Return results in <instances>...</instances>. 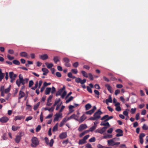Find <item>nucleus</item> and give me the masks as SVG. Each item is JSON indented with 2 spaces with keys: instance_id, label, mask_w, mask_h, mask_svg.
<instances>
[{
  "instance_id": "obj_1",
  "label": "nucleus",
  "mask_w": 148,
  "mask_h": 148,
  "mask_svg": "<svg viewBox=\"0 0 148 148\" xmlns=\"http://www.w3.org/2000/svg\"><path fill=\"white\" fill-rule=\"evenodd\" d=\"M102 114V112L101 111L100 109H99L94 113L93 117H91L89 118V119L97 121L101 118L100 115Z\"/></svg>"
},
{
  "instance_id": "obj_2",
  "label": "nucleus",
  "mask_w": 148,
  "mask_h": 148,
  "mask_svg": "<svg viewBox=\"0 0 148 148\" xmlns=\"http://www.w3.org/2000/svg\"><path fill=\"white\" fill-rule=\"evenodd\" d=\"M62 103V102L61 101V99L60 98L56 99L54 102V103L53 105V106H56V110H58L60 107L61 106Z\"/></svg>"
},
{
  "instance_id": "obj_3",
  "label": "nucleus",
  "mask_w": 148,
  "mask_h": 148,
  "mask_svg": "<svg viewBox=\"0 0 148 148\" xmlns=\"http://www.w3.org/2000/svg\"><path fill=\"white\" fill-rule=\"evenodd\" d=\"M31 146L33 147H36L39 144V141L38 138L35 137H33L31 140Z\"/></svg>"
},
{
  "instance_id": "obj_4",
  "label": "nucleus",
  "mask_w": 148,
  "mask_h": 148,
  "mask_svg": "<svg viewBox=\"0 0 148 148\" xmlns=\"http://www.w3.org/2000/svg\"><path fill=\"white\" fill-rule=\"evenodd\" d=\"M16 83L18 86L19 87L21 84L24 85L23 76L20 74L19 75V79L16 80Z\"/></svg>"
},
{
  "instance_id": "obj_5",
  "label": "nucleus",
  "mask_w": 148,
  "mask_h": 148,
  "mask_svg": "<svg viewBox=\"0 0 148 148\" xmlns=\"http://www.w3.org/2000/svg\"><path fill=\"white\" fill-rule=\"evenodd\" d=\"M115 138L108 140V144L110 146H114V145H117L120 144V142H115L114 141Z\"/></svg>"
},
{
  "instance_id": "obj_6",
  "label": "nucleus",
  "mask_w": 148,
  "mask_h": 148,
  "mask_svg": "<svg viewBox=\"0 0 148 148\" xmlns=\"http://www.w3.org/2000/svg\"><path fill=\"white\" fill-rule=\"evenodd\" d=\"M55 117L53 121H58L59 119H61L62 118V113L60 112L56 113L54 115Z\"/></svg>"
},
{
  "instance_id": "obj_7",
  "label": "nucleus",
  "mask_w": 148,
  "mask_h": 148,
  "mask_svg": "<svg viewBox=\"0 0 148 148\" xmlns=\"http://www.w3.org/2000/svg\"><path fill=\"white\" fill-rule=\"evenodd\" d=\"M17 76V75L14 74L13 72H10L9 73V77L11 79L10 82L12 83L15 80V78Z\"/></svg>"
},
{
  "instance_id": "obj_8",
  "label": "nucleus",
  "mask_w": 148,
  "mask_h": 148,
  "mask_svg": "<svg viewBox=\"0 0 148 148\" xmlns=\"http://www.w3.org/2000/svg\"><path fill=\"white\" fill-rule=\"evenodd\" d=\"M107 128L108 127H104L101 129H97L95 131V132L102 134L106 131Z\"/></svg>"
},
{
  "instance_id": "obj_9",
  "label": "nucleus",
  "mask_w": 148,
  "mask_h": 148,
  "mask_svg": "<svg viewBox=\"0 0 148 148\" xmlns=\"http://www.w3.org/2000/svg\"><path fill=\"white\" fill-rule=\"evenodd\" d=\"M63 60L65 63V66L67 67H69L71 66V64L69 63L70 61L69 59L65 57L63 58Z\"/></svg>"
},
{
  "instance_id": "obj_10",
  "label": "nucleus",
  "mask_w": 148,
  "mask_h": 148,
  "mask_svg": "<svg viewBox=\"0 0 148 148\" xmlns=\"http://www.w3.org/2000/svg\"><path fill=\"white\" fill-rule=\"evenodd\" d=\"M113 118V117L112 116H109L108 115H106L102 117L101 120H104L105 122H106L108 121L109 120Z\"/></svg>"
},
{
  "instance_id": "obj_11",
  "label": "nucleus",
  "mask_w": 148,
  "mask_h": 148,
  "mask_svg": "<svg viewBox=\"0 0 148 148\" xmlns=\"http://www.w3.org/2000/svg\"><path fill=\"white\" fill-rule=\"evenodd\" d=\"M87 127V126L86 124H82L79 126L78 130L79 131L81 132Z\"/></svg>"
},
{
  "instance_id": "obj_12",
  "label": "nucleus",
  "mask_w": 148,
  "mask_h": 148,
  "mask_svg": "<svg viewBox=\"0 0 148 148\" xmlns=\"http://www.w3.org/2000/svg\"><path fill=\"white\" fill-rule=\"evenodd\" d=\"M116 132L118 133L116 135V136L117 137L122 136L123 135V131L120 129H117L116 130Z\"/></svg>"
},
{
  "instance_id": "obj_13",
  "label": "nucleus",
  "mask_w": 148,
  "mask_h": 148,
  "mask_svg": "<svg viewBox=\"0 0 148 148\" xmlns=\"http://www.w3.org/2000/svg\"><path fill=\"white\" fill-rule=\"evenodd\" d=\"M145 135L144 133H142L140 134L139 136L140 142L141 144H143V143L144 141L143 138L145 136Z\"/></svg>"
},
{
  "instance_id": "obj_14",
  "label": "nucleus",
  "mask_w": 148,
  "mask_h": 148,
  "mask_svg": "<svg viewBox=\"0 0 148 148\" xmlns=\"http://www.w3.org/2000/svg\"><path fill=\"white\" fill-rule=\"evenodd\" d=\"M21 136L17 135L16 136L14 140L15 142L17 143H20L21 139Z\"/></svg>"
},
{
  "instance_id": "obj_15",
  "label": "nucleus",
  "mask_w": 148,
  "mask_h": 148,
  "mask_svg": "<svg viewBox=\"0 0 148 148\" xmlns=\"http://www.w3.org/2000/svg\"><path fill=\"white\" fill-rule=\"evenodd\" d=\"M96 107L95 106H94L93 107V108L91 110L86 112L85 113L86 114H89L90 115L91 114L94 112L95 111L96 109Z\"/></svg>"
},
{
  "instance_id": "obj_16",
  "label": "nucleus",
  "mask_w": 148,
  "mask_h": 148,
  "mask_svg": "<svg viewBox=\"0 0 148 148\" xmlns=\"http://www.w3.org/2000/svg\"><path fill=\"white\" fill-rule=\"evenodd\" d=\"M25 118V116L22 115H18L14 117V120L15 121H16L17 120H21L22 119H24Z\"/></svg>"
},
{
  "instance_id": "obj_17",
  "label": "nucleus",
  "mask_w": 148,
  "mask_h": 148,
  "mask_svg": "<svg viewBox=\"0 0 148 148\" xmlns=\"http://www.w3.org/2000/svg\"><path fill=\"white\" fill-rule=\"evenodd\" d=\"M86 116L85 114H84L80 117L79 120L78 119V121H79V123H81L84 121L86 119Z\"/></svg>"
},
{
  "instance_id": "obj_18",
  "label": "nucleus",
  "mask_w": 148,
  "mask_h": 148,
  "mask_svg": "<svg viewBox=\"0 0 148 148\" xmlns=\"http://www.w3.org/2000/svg\"><path fill=\"white\" fill-rule=\"evenodd\" d=\"M40 58L42 60H45L48 58V56L47 54H44L39 56Z\"/></svg>"
},
{
  "instance_id": "obj_19",
  "label": "nucleus",
  "mask_w": 148,
  "mask_h": 148,
  "mask_svg": "<svg viewBox=\"0 0 148 148\" xmlns=\"http://www.w3.org/2000/svg\"><path fill=\"white\" fill-rule=\"evenodd\" d=\"M9 120L8 118L6 117H3L0 119V121L2 123L6 122Z\"/></svg>"
},
{
  "instance_id": "obj_20",
  "label": "nucleus",
  "mask_w": 148,
  "mask_h": 148,
  "mask_svg": "<svg viewBox=\"0 0 148 148\" xmlns=\"http://www.w3.org/2000/svg\"><path fill=\"white\" fill-rule=\"evenodd\" d=\"M120 104L119 103L117 102L115 105V106L116 107V110L117 111H120L121 110V108L120 106Z\"/></svg>"
},
{
  "instance_id": "obj_21",
  "label": "nucleus",
  "mask_w": 148,
  "mask_h": 148,
  "mask_svg": "<svg viewBox=\"0 0 148 148\" xmlns=\"http://www.w3.org/2000/svg\"><path fill=\"white\" fill-rule=\"evenodd\" d=\"M67 136L66 132H63L59 136V138L61 139L66 138Z\"/></svg>"
},
{
  "instance_id": "obj_22",
  "label": "nucleus",
  "mask_w": 148,
  "mask_h": 148,
  "mask_svg": "<svg viewBox=\"0 0 148 148\" xmlns=\"http://www.w3.org/2000/svg\"><path fill=\"white\" fill-rule=\"evenodd\" d=\"M20 56L22 57H26L28 58H29V56L28 55L27 53L25 52H21L20 53Z\"/></svg>"
},
{
  "instance_id": "obj_23",
  "label": "nucleus",
  "mask_w": 148,
  "mask_h": 148,
  "mask_svg": "<svg viewBox=\"0 0 148 148\" xmlns=\"http://www.w3.org/2000/svg\"><path fill=\"white\" fill-rule=\"evenodd\" d=\"M42 71L43 72V75H46L49 72V71L45 68H42Z\"/></svg>"
},
{
  "instance_id": "obj_24",
  "label": "nucleus",
  "mask_w": 148,
  "mask_h": 148,
  "mask_svg": "<svg viewBox=\"0 0 148 148\" xmlns=\"http://www.w3.org/2000/svg\"><path fill=\"white\" fill-rule=\"evenodd\" d=\"M25 95V93L23 92L20 91L19 92L18 99H21V98L23 97Z\"/></svg>"
},
{
  "instance_id": "obj_25",
  "label": "nucleus",
  "mask_w": 148,
  "mask_h": 148,
  "mask_svg": "<svg viewBox=\"0 0 148 148\" xmlns=\"http://www.w3.org/2000/svg\"><path fill=\"white\" fill-rule=\"evenodd\" d=\"M51 88H47L45 91V93L46 95H48L49 94L51 91Z\"/></svg>"
},
{
  "instance_id": "obj_26",
  "label": "nucleus",
  "mask_w": 148,
  "mask_h": 148,
  "mask_svg": "<svg viewBox=\"0 0 148 148\" xmlns=\"http://www.w3.org/2000/svg\"><path fill=\"white\" fill-rule=\"evenodd\" d=\"M58 123H57L53 127L52 131L53 132H55L58 130Z\"/></svg>"
},
{
  "instance_id": "obj_27",
  "label": "nucleus",
  "mask_w": 148,
  "mask_h": 148,
  "mask_svg": "<svg viewBox=\"0 0 148 148\" xmlns=\"http://www.w3.org/2000/svg\"><path fill=\"white\" fill-rule=\"evenodd\" d=\"M106 101L107 104H108V102L112 103V100L111 95L109 96L108 99H106Z\"/></svg>"
},
{
  "instance_id": "obj_28",
  "label": "nucleus",
  "mask_w": 148,
  "mask_h": 148,
  "mask_svg": "<svg viewBox=\"0 0 148 148\" xmlns=\"http://www.w3.org/2000/svg\"><path fill=\"white\" fill-rule=\"evenodd\" d=\"M60 60V58L58 56H56L54 57L53 60L55 63H56L57 62L59 61Z\"/></svg>"
},
{
  "instance_id": "obj_29",
  "label": "nucleus",
  "mask_w": 148,
  "mask_h": 148,
  "mask_svg": "<svg viewBox=\"0 0 148 148\" xmlns=\"http://www.w3.org/2000/svg\"><path fill=\"white\" fill-rule=\"evenodd\" d=\"M113 137V136L112 134H107L103 137V138L104 139H108L112 138Z\"/></svg>"
},
{
  "instance_id": "obj_30",
  "label": "nucleus",
  "mask_w": 148,
  "mask_h": 148,
  "mask_svg": "<svg viewBox=\"0 0 148 148\" xmlns=\"http://www.w3.org/2000/svg\"><path fill=\"white\" fill-rule=\"evenodd\" d=\"M106 86L107 87L108 90L111 93L112 92V87L108 84H106Z\"/></svg>"
},
{
  "instance_id": "obj_31",
  "label": "nucleus",
  "mask_w": 148,
  "mask_h": 148,
  "mask_svg": "<svg viewBox=\"0 0 148 148\" xmlns=\"http://www.w3.org/2000/svg\"><path fill=\"white\" fill-rule=\"evenodd\" d=\"M100 125L101 126H107V127H108V128L110 127V125L109 123L108 122L105 123L101 122L100 124Z\"/></svg>"
},
{
  "instance_id": "obj_32",
  "label": "nucleus",
  "mask_w": 148,
  "mask_h": 148,
  "mask_svg": "<svg viewBox=\"0 0 148 148\" xmlns=\"http://www.w3.org/2000/svg\"><path fill=\"white\" fill-rule=\"evenodd\" d=\"M20 126H15L14 125H13L12 126V129L13 131H16L18 129H20Z\"/></svg>"
},
{
  "instance_id": "obj_33",
  "label": "nucleus",
  "mask_w": 148,
  "mask_h": 148,
  "mask_svg": "<svg viewBox=\"0 0 148 148\" xmlns=\"http://www.w3.org/2000/svg\"><path fill=\"white\" fill-rule=\"evenodd\" d=\"M81 73L83 75L86 77H88V75L87 73L85 71H81Z\"/></svg>"
},
{
  "instance_id": "obj_34",
  "label": "nucleus",
  "mask_w": 148,
  "mask_h": 148,
  "mask_svg": "<svg viewBox=\"0 0 148 148\" xmlns=\"http://www.w3.org/2000/svg\"><path fill=\"white\" fill-rule=\"evenodd\" d=\"M88 132L89 131L88 130L84 131L79 135V136L80 137H82L85 134L88 133Z\"/></svg>"
},
{
  "instance_id": "obj_35",
  "label": "nucleus",
  "mask_w": 148,
  "mask_h": 148,
  "mask_svg": "<svg viewBox=\"0 0 148 148\" xmlns=\"http://www.w3.org/2000/svg\"><path fill=\"white\" fill-rule=\"evenodd\" d=\"M4 77V75L1 71V69H0V80L1 81L3 79Z\"/></svg>"
},
{
  "instance_id": "obj_36",
  "label": "nucleus",
  "mask_w": 148,
  "mask_h": 148,
  "mask_svg": "<svg viewBox=\"0 0 148 148\" xmlns=\"http://www.w3.org/2000/svg\"><path fill=\"white\" fill-rule=\"evenodd\" d=\"M86 142L83 138L82 139L80 140L79 141V145H82L84 144Z\"/></svg>"
},
{
  "instance_id": "obj_37",
  "label": "nucleus",
  "mask_w": 148,
  "mask_h": 148,
  "mask_svg": "<svg viewBox=\"0 0 148 148\" xmlns=\"http://www.w3.org/2000/svg\"><path fill=\"white\" fill-rule=\"evenodd\" d=\"M45 64L46 65L47 67L49 69H50L53 66V64L52 63L49 64L47 63H46Z\"/></svg>"
},
{
  "instance_id": "obj_38",
  "label": "nucleus",
  "mask_w": 148,
  "mask_h": 148,
  "mask_svg": "<svg viewBox=\"0 0 148 148\" xmlns=\"http://www.w3.org/2000/svg\"><path fill=\"white\" fill-rule=\"evenodd\" d=\"M40 104V102H38L37 103L35 104L34 107V109L35 110H36L38 108Z\"/></svg>"
},
{
  "instance_id": "obj_39",
  "label": "nucleus",
  "mask_w": 148,
  "mask_h": 148,
  "mask_svg": "<svg viewBox=\"0 0 148 148\" xmlns=\"http://www.w3.org/2000/svg\"><path fill=\"white\" fill-rule=\"evenodd\" d=\"M85 107L86 110H88L91 107V106L90 104L88 103L85 105Z\"/></svg>"
},
{
  "instance_id": "obj_40",
  "label": "nucleus",
  "mask_w": 148,
  "mask_h": 148,
  "mask_svg": "<svg viewBox=\"0 0 148 148\" xmlns=\"http://www.w3.org/2000/svg\"><path fill=\"white\" fill-rule=\"evenodd\" d=\"M72 119H74L78 121V117L75 114H73L71 116Z\"/></svg>"
},
{
  "instance_id": "obj_41",
  "label": "nucleus",
  "mask_w": 148,
  "mask_h": 148,
  "mask_svg": "<svg viewBox=\"0 0 148 148\" xmlns=\"http://www.w3.org/2000/svg\"><path fill=\"white\" fill-rule=\"evenodd\" d=\"M73 97H72V96L70 97L68 99H67L66 100V103H68L69 102H70V101H72L73 99Z\"/></svg>"
},
{
  "instance_id": "obj_42",
  "label": "nucleus",
  "mask_w": 148,
  "mask_h": 148,
  "mask_svg": "<svg viewBox=\"0 0 148 148\" xmlns=\"http://www.w3.org/2000/svg\"><path fill=\"white\" fill-rule=\"evenodd\" d=\"M38 82L36 81L35 84L34 86L32 87V89L34 90H35L38 87Z\"/></svg>"
},
{
  "instance_id": "obj_43",
  "label": "nucleus",
  "mask_w": 148,
  "mask_h": 148,
  "mask_svg": "<svg viewBox=\"0 0 148 148\" xmlns=\"http://www.w3.org/2000/svg\"><path fill=\"white\" fill-rule=\"evenodd\" d=\"M75 107V106L72 105H70L69 106V109L70 111L71 112H73L74 110H73V109Z\"/></svg>"
},
{
  "instance_id": "obj_44",
  "label": "nucleus",
  "mask_w": 148,
  "mask_h": 148,
  "mask_svg": "<svg viewBox=\"0 0 148 148\" xmlns=\"http://www.w3.org/2000/svg\"><path fill=\"white\" fill-rule=\"evenodd\" d=\"M66 93L67 92L66 91L64 90L62 94L61 95V97L62 99L64 98V97L66 95Z\"/></svg>"
},
{
  "instance_id": "obj_45",
  "label": "nucleus",
  "mask_w": 148,
  "mask_h": 148,
  "mask_svg": "<svg viewBox=\"0 0 148 148\" xmlns=\"http://www.w3.org/2000/svg\"><path fill=\"white\" fill-rule=\"evenodd\" d=\"M136 108H131V111H130L131 113L132 114H134L135 113L136 111Z\"/></svg>"
},
{
  "instance_id": "obj_46",
  "label": "nucleus",
  "mask_w": 148,
  "mask_h": 148,
  "mask_svg": "<svg viewBox=\"0 0 148 148\" xmlns=\"http://www.w3.org/2000/svg\"><path fill=\"white\" fill-rule=\"evenodd\" d=\"M96 127H96V126H93L89 129V130H88L89 132H92L96 129Z\"/></svg>"
},
{
  "instance_id": "obj_47",
  "label": "nucleus",
  "mask_w": 148,
  "mask_h": 148,
  "mask_svg": "<svg viewBox=\"0 0 148 148\" xmlns=\"http://www.w3.org/2000/svg\"><path fill=\"white\" fill-rule=\"evenodd\" d=\"M54 143V140L53 139H51L50 141V142L49 143V145L50 147H52Z\"/></svg>"
},
{
  "instance_id": "obj_48",
  "label": "nucleus",
  "mask_w": 148,
  "mask_h": 148,
  "mask_svg": "<svg viewBox=\"0 0 148 148\" xmlns=\"http://www.w3.org/2000/svg\"><path fill=\"white\" fill-rule=\"evenodd\" d=\"M129 109H126L125 111L123 112V114H124V115H125L126 116H128V111H129Z\"/></svg>"
},
{
  "instance_id": "obj_49",
  "label": "nucleus",
  "mask_w": 148,
  "mask_h": 148,
  "mask_svg": "<svg viewBox=\"0 0 148 148\" xmlns=\"http://www.w3.org/2000/svg\"><path fill=\"white\" fill-rule=\"evenodd\" d=\"M34 84V82L32 80H30L29 82V87H31Z\"/></svg>"
},
{
  "instance_id": "obj_50",
  "label": "nucleus",
  "mask_w": 148,
  "mask_h": 148,
  "mask_svg": "<svg viewBox=\"0 0 148 148\" xmlns=\"http://www.w3.org/2000/svg\"><path fill=\"white\" fill-rule=\"evenodd\" d=\"M13 63L16 65H19L20 64V62L18 60H13Z\"/></svg>"
},
{
  "instance_id": "obj_51",
  "label": "nucleus",
  "mask_w": 148,
  "mask_h": 148,
  "mask_svg": "<svg viewBox=\"0 0 148 148\" xmlns=\"http://www.w3.org/2000/svg\"><path fill=\"white\" fill-rule=\"evenodd\" d=\"M142 128L143 130H147L148 129V127L145 124H143Z\"/></svg>"
},
{
  "instance_id": "obj_52",
  "label": "nucleus",
  "mask_w": 148,
  "mask_h": 148,
  "mask_svg": "<svg viewBox=\"0 0 148 148\" xmlns=\"http://www.w3.org/2000/svg\"><path fill=\"white\" fill-rule=\"evenodd\" d=\"M71 71L73 73L76 74L78 73V71L76 69H73L71 70Z\"/></svg>"
},
{
  "instance_id": "obj_53",
  "label": "nucleus",
  "mask_w": 148,
  "mask_h": 148,
  "mask_svg": "<svg viewBox=\"0 0 148 148\" xmlns=\"http://www.w3.org/2000/svg\"><path fill=\"white\" fill-rule=\"evenodd\" d=\"M7 57L10 60H12L14 59L13 57L12 56L9 54L7 55Z\"/></svg>"
},
{
  "instance_id": "obj_54",
  "label": "nucleus",
  "mask_w": 148,
  "mask_h": 148,
  "mask_svg": "<svg viewBox=\"0 0 148 148\" xmlns=\"http://www.w3.org/2000/svg\"><path fill=\"white\" fill-rule=\"evenodd\" d=\"M97 147L98 148H110L109 147H104L103 146L99 144L97 145Z\"/></svg>"
},
{
  "instance_id": "obj_55",
  "label": "nucleus",
  "mask_w": 148,
  "mask_h": 148,
  "mask_svg": "<svg viewBox=\"0 0 148 148\" xmlns=\"http://www.w3.org/2000/svg\"><path fill=\"white\" fill-rule=\"evenodd\" d=\"M89 77V78L90 80H93V78L92 75V74L91 73H89L88 74V77Z\"/></svg>"
},
{
  "instance_id": "obj_56",
  "label": "nucleus",
  "mask_w": 148,
  "mask_h": 148,
  "mask_svg": "<svg viewBox=\"0 0 148 148\" xmlns=\"http://www.w3.org/2000/svg\"><path fill=\"white\" fill-rule=\"evenodd\" d=\"M10 86L9 87L5 89L4 90V92L5 93H7L9 92L10 90Z\"/></svg>"
},
{
  "instance_id": "obj_57",
  "label": "nucleus",
  "mask_w": 148,
  "mask_h": 148,
  "mask_svg": "<svg viewBox=\"0 0 148 148\" xmlns=\"http://www.w3.org/2000/svg\"><path fill=\"white\" fill-rule=\"evenodd\" d=\"M78 63L77 62H76L73 64V65L74 67L77 68L78 66Z\"/></svg>"
},
{
  "instance_id": "obj_58",
  "label": "nucleus",
  "mask_w": 148,
  "mask_h": 148,
  "mask_svg": "<svg viewBox=\"0 0 148 148\" xmlns=\"http://www.w3.org/2000/svg\"><path fill=\"white\" fill-rule=\"evenodd\" d=\"M81 79L80 78H77L75 79V82L77 83H80Z\"/></svg>"
},
{
  "instance_id": "obj_59",
  "label": "nucleus",
  "mask_w": 148,
  "mask_h": 148,
  "mask_svg": "<svg viewBox=\"0 0 148 148\" xmlns=\"http://www.w3.org/2000/svg\"><path fill=\"white\" fill-rule=\"evenodd\" d=\"M140 119V114L138 113L136 114V120H139Z\"/></svg>"
},
{
  "instance_id": "obj_60",
  "label": "nucleus",
  "mask_w": 148,
  "mask_h": 148,
  "mask_svg": "<svg viewBox=\"0 0 148 148\" xmlns=\"http://www.w3.org/2000/svg\"><path fill=\"white\" fill-rule=\"evenodd\" d=\"M8 52L9 54H12L14 53V51L12 49H10L8 50Z\"/></svg>"
},
{
  "instance_id": "obj_61",
  "label": "nucleus",
  "mask_w": 148,
  "mask_h": 148,
  "mask_svg": "<svg viewBox=\"0 0 148 148\" xmlns=\"http://www.w3.org/2000/svg\"><path fill=\"white\" fill-rule=\"evenodd\" d=\"M113 129L112 128L109 129L107 131L108 133L111 134L112 132Z\"/></svg>"
},
{
  "instance_id": "obj_62",
  "label": "nucleus",
  "mask_w": 148,
  "mask_h": 148,
  "mask_svg": "<svg viewBox=\"0 0 148 148\" xmlns=\"http://www.w3.org/2000/svg\"><path fill=\"white\" fill-rule=\"evenodd\" d=\"M42 81L41 80H40L39 81V82H38V88H40V87L42 84Z\"/></svg>"
},
{
  "instance_id": "obj_63",
  "label": "nucleus",
  "mask_w": 148,
  "mask_h": 148,
  "mask_svg": "<svg viewBox=\"0 0 148 148\" xmlns=\"http://www.w3.org/2000/svg\"><path fill=\"white\" fill-rule=\"evenodd\" d=\"M95 141V137H92L89 140L90 142H93Z\"/></svg>"
},
{
  "instance_id": "obj_64",
  "label": "nucleus",
  "mask_w": 148,
  "mask_h": 148,
  "mask_svg": "<svg viewBox=\"0 0 148 148\" xmlns=\"http://www.w3.org/2000/svg\"><path fill=\"white\" fill-rule=\"evenodd\" d=\"M32 118L33 117L32 116H29L26 118L25 121H29L32 120Z\"/></svg>"
}]
</instances>
